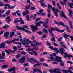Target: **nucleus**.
I'll use <instances>...</instances> for the list:
<instances>
[{
    "label": "nucleus",
    "instance_id": "f257e3e1",
    "mask_svg": "<svg viewBox=\"0 0 73 73\" xmlns=\"http://www.w3.org/2000/svg\"><path fill=\"white\" fill-rule=\"evenodd\" d=\"M59 50L60 51V52L61 53L62 55V56H63V54H64V56H63L64 57H65V58H66V57H73V56L71 55L70 54H68V53L67 52H64V51H65V49L61 48L60 49H59Z\"/></svg>",
    "mask_w": 73,
    "mask_h": 73
},
{
    "label": "nucleus",
    "instance_id": "f03ea898",
    "mask_svg": "<svg viewBox=\"0 0 73 73\" xmlns=\"http://www.w3.org/2000/svg\"><path fill=\"white\" fill-rule=\"evenodd\" d=\"M48 8H52V10L53 11L54 14L55 16L56 17H58V15H57V13H58V12H60V11L58 10L57 9H55L54 7H52V6L50 5L49 4L48 5Z\"/></svg>",
    "mask_w": 73,
    "mask_h": 73
},
{
    "label": "nucleus",
    "instance_id": "7ed1b4c3",
    "mask_svg": "<svg viewBox=\"0 0 73 73\" xmlns=\"http://www.w3.org/2000/svg\"><path fill=\"white\" fill-rule=\"evenodd\" d=\"M50 58L51 61H57L58 62H61V58L58 56H56L54 59L52 56L50 57Z\"/></svg>",
    "mask_w": 73,
    "mask_h": 73
},
{
    "label": "nucleus",
    "instance_id": "20e7f679",
    "mask_svg": "<svg viewBox=\"0 0 73 73\" xmlns=\"http://www.w3.org/2000/svg\"><path fill=\"white\" fill-rule=\"evenodd\" d=\"M17 28L19 30H22L24 31H25L26 32H27L29 33H31V32L30 31H28V30L27 29H24V28H23L22 27H19L18 26H17Z\"/></svg>",
    "mask_w": 73,
    "mask_h": 73
},
{
    "label": "nucleus",
    "instance_id": "39448f33",
    "mask_svg": "<svg viewBox=\"0 0 73 73\" xmlns=\"http://www.w3.org/2000/svg\"><path fill=\"white\" fill-rule=\"evenodd\" d=\"M26 58H27V57L26 56H23L19 60V62L21 64L25 63Z\"/></svg>",
    "mask_w": 73,
    "mask_h": 73
},
{
    "label": "nucleus",
    "instance_id": "423d86ee",
    "mask_svg": "<svg viewBox=\"0 0 73 73\" xmlns=\"http://www.w3.org/2000/svg\"><path fill=\"white\" fill-rule=\"evenodd\" d=\"M37 26L38 27H41V25H40L39 22L36 23V25H35V26H31V28L32 29H35L36 31H37Z\"/></svg>",
    "mask_w": 73,
    "mask_h": 73
},
{
    "label": "nucleus",
    "instance_id": "0eeeda50",
    "mask_svg": "<svg viewBox=\"0 0 73 73\" xmlns=\"http://www.w3.org/2000/svg\"><path fill=\"white\" fill-rule=\"evenodd\" d=\"M27 60L29 61L30 62H31V63H32V64H33L34 62H36V63L38 62V61H37L36 60L34 59L33 58H31V59L28 58L27 59Z\"/></svg>",
    "mask_w": 73,
    "mask_h": 73
},
{
    "label": "nucleus",
    "instance_id": "6e6552de",
    "mask_svg": "<svg viewBox=\"0 0 73 73\" xmlns=\"http://www.w3.org/2000/svg\"><path fill=\"white\" fill-rule=\"evenodd\" d=\"M15 69H16L15 67L11 68L8 69V71L9 73L12 72V71H13V72H16Z\"/></svg>",
    "mask_w": 73,
    "mask_h": 73
},
{
    "label": "nucleus",
    "instance_id": "1a4fd4ad",
    "mask_svg": "<svg viewBox=\"0 0 73 73\" xmlns=\"http://www.w3.org/2000/svg\"><path fill=\"white\" fill-rule=\"evenodd\" d=\"M39 23L40 24H44L43 25V26L44 27H45V28H48V26L46 25V23H45L43 21H40L39 22Z\"/></svg>",
    "mask_w": 73,
    "mask_h": 73
},
{
    "label": "nucleus",
    "instance_id": "9d476101",
    "mask_svg": "<svg viewBox=\"0 0 73 73\" xmlns=\"http://www.w3.org/2000/svg\"><path fill=\"white\" fill-rule=\"evenodd\" d=\"M5 42H3L1 44L0 48H5Z\"/></svg>",
    "mask_w": 73,
    "mask_h": 73
},
{
    "label": "nucleus",
    "instance_id": "9b49d317",
    "mask_svg": "<svg viewBox=\"0 0 73 73\" xmlns=\"http://www.w3.org/2000/svg\"><path fill=\"white\" fill-rule=\"evenodd\" d=\"M57 24H58V25H62L63 27H65V24L63 22H57Z\"/></svg>",
    "mask_w": 73,
    "mask_h": 73
},
{
    "label": "nucleus",
    "instance_id": "f8f14e48",
    "mask_svg": "<svg viewBox=\"0 0 73 73\" xmlns=\"http://www.w3.org/2000/svg\"><path fill=\"white\" fill-rule=\"evenodd\" d=\"M64 35H63V36L64 37L66 40H68V38L67 37H70L69 35L66 34L65 33H64Z\"/></svg>",
    "mask_w": 73,
    "mask_h": 73
},
{
    "label": "nucleus",
    "instance_id": "ddd939ff",
    "mask_svg": "<svg viewBox=\"0 0 73 73\" xmlns=\"http://www.w3.org/2000/svg\"><path fill=\"white\" fill-rule=\"evenodd\" d=\"M15 41H16V38H14L13 40L11 41H8L6 42V43L7 44H10V43H12V42H15Z\"/></svg>",
    "mask_w": 73,
    "mask_h": 73
},
{
    "label": "nucleus",
    "instance_id": "4468645a",
    "mask_svg": "<svg viewBox=\"0 0 73 73\" xmlns=\"http://www.w3.org/2000/svg\"><path fill=\"white\" fill-rule=\"evenodd\" d=\"M55 30H56V31H58V32H61V33H62V32H64L65 31V30H63L62 31L60 30L56 27L55 28Z\"/></svg>",
    "mask_w": 73,
    "mask_h": 73
},
{
    "label": "nucleus",
    "instance_id": "2eb2a0df",
    "mask_svg": "<svg viewBox=\"0 0 73 73\" xmlns=\"http://www.w3.org/2000/svg\"><path fill=\"white\" fill-rule=\"evenodd\" d=\"M6 20L7 23H10L11 21L10 16L7 17H6Z\"/></svg>",
    "mask_w": 73,
    "mask_h": 73
},
{
    "label": "nucleus",
    "instance_id": "dca6fc26",
    "mask_svg": "<svg viewBox=\"0 0 73 73\" xmlns=\"http://www.w3.org/2000/svg\"><path fill=\"white\" fill-rule=\"evenodd\" d=\"M5 52L7 53V54H9L11 53V50L9 49L7 50V49H5Z\"/></svg>",
    "mask_w": 73,
    "mask_h": 73
},
{
    "label": "nucleus",
    "instance_id": "f3484780",
    "mask_svg": "<svg viewBox=\"0 0 73 73\" xmlns=\"http://www.w3.org/2000/svg\"><path fill=\"white\" fill-rule=\"evenodd\" d=\"M4 6H5V7H4L5 9H7V8H8V7H7V6L8 7V9H9V7L10 6V5H8V4H6L4 5Z\"/></svg>",
    "mask_w": 73,
    "mask_h": 73
},
{
    "label": "nucleus",
    "instance_id": "a211bd4d",
    "mask_svg": "<svg viewBox=\"0 0 73 73\" xmlns=\"http://www.w3.org/2000/svg\"><path fill=\"white\" fill-rule=\"evenodd\" d=\"M9 35V32H6L4 34V37H7Z\"/></svg>",
    "mask_w": 73,
    "mask_h": 73
},
{
    "label": "nucleus",
    "instance_id": "6ab92c4d",
    "mask_svg": "<svg viewBox=\"0 0 73 73\" xmlns=\"http://www.w3.org/2000/svg\"><path fill=\"white\" fill-rule=\"evenodd\" d=\"M9 27V26L7 25H5L3 26V28H4V29H7V28H8Z\"/></svg>",
    "mask_w": 73,
    "mask_h": 73
},
{
    "label": "nucleus",
    "instance_id": "aec40b11",
    "mask_svg": "<svg viewBox=\"0 0 73 73\" xmlns=\"http://www.w3.org/2000/svg\"><path fill=\"white\" fill-rule=\"evenodd\" d=\"M62 16H63V17H64V18H65V19H66L67 18H66V16L65 15V14H64V11H63L62 10Z\"/></svg>",
    "mask_w": 73,
    "mask_h": 73
},
{
    "label": "nucleus",
    "instance_id": "412c9836",
    "mask_svg": "<svg viewBox=\"0 0 73 73\" xmlns=\"http://www.w3.org/2000/svg\"><path fill=\"white\" fill-rule=\"evenodd\" d=\"M53 50L56 51L57 53H59V50H58V49L56 48H53Z\"/></svg>",
    "mask_w": 73,
    "mask_h": 73
},
{
    "label": "nucleus",
    "instance_id": "4be33fe9",
    "mask_svg": "<svg viewBox=\"0 0 73 73\" xmlns=\"http://www.w3.org/2000/svg\"><path fill=\"white\" fill-rule=\"evenodd\" d=\"M41 6L42 7H48L47 5H45V3H42L41 5Z\"/></svg>",
    "mask_w": 73,
    "mask_h": 73
},
{
    "label": "nucleus",
    "instance_id": "5701e85b",
    "mask_svg": "<svg viewBox=\"0 0 73 73\" xmlns=\"http://www.w3.org/2000/svg\"><path fill=\"white\" fill-rule=\"evenodd\" d=\"M14 35H15V32H12L10 34V38H12V36H13Z\"/></svg>",
    "mask_w": 73,
    "mask_h": 73
},
{
    "label": "nucleus",
    "instance_id": "b1692460",
    "mask_svg": "<svg viewBox=\"0 0 73 73\" xmlns=\"http://www.w3.org/2000/svg\"><path fill=\"white\" fill-rule=\"evenodd\" d=\"M69 24L71 29H73V25H72V22L70 21H69Z\"/></svg>",
    "mask_w": 73,
    "mask_h": 73
},
{
    "label": "nucleus",
    "instance_id": "393cba45",
    "mask_svg": "<svg viewBox=\"0 0 73 73\" xmlns=\"http://www.w3.org/2000/svg\"><path fill=\"white\" fill-rule=\"evenodd\" d=\"M54 30H55L54 28L52 27H51V29L49 30V32H52V31H54Z\"/></svg>",
    "mask_w": 73,
    "mask_h": 73
},
{
    "label": "nucleus",
    "instance_id": "a878e982",
    "mask_svg": "<svg viewBox=\"0 0 73 73\" xmlns=\"http://www.w3.org/2000/svg\"><path fill=\"white\" fill-rule=\"evenodd\" d=\"M43 31L44 32H45V33H46L47 34V33H48V31H47V30L45 28H44L43 30Z\"/></svg>",
    "mask_w": 73,
    "mask_h": 73
},
{
    "label": "nucleus",
    "instance_id": "bb28decb",
    "mask_svg": "<svg viewBox=\"0 0 73 73\" xmlns=\"http://www.w3.org/2000/svg\"><path fill=\"white\" fill-rule=\"evenodd\" d=\"M30 44H32L33 43V41H30L29 39H27L26 40Z\"/></svg>",
    "mask_w": 73,
    "mask_h": 73
},
{
    "label": "nucleus",
    "instance_id": "cd10ccee",
    "mask_svg": "<svg viewBox=\"0 0 73 73\" xmlns=\"http://www.w3.org/2000/svg\"><path fill=\"white\" fill-rule=\"evenodd\" d=\"M22 28L24 29V28H26V29H29V28H28V26L26 25H23Z\"/></svg>",
    "mask_w": 73,
    "mask_h": 73
},
{
    "label": "nucleus",
    "instance_id": "c85d7f7f",
    "mask_svg": "<svg viewBox=\"0 0 73 73\" xmlns=\"http://www.w3.org/2000/svg\"><path fill=\"white\" fill-rule=\"evenodd\" d=\"M8 66L6 65H4L3 66H2V69H5V68H7Z\"/></svg>",
    "mask_w": 73,
    "mask_h": 73
},
{
    "label": "nucleus",
    "instance_id": "c756f323",
    "mask_svg": "<svg viewBox=\"0 0 73 73\" xmlns=\"http://www.w3.org/2000/svg\"><path fill=\"white\" fill-rule=\"evenodd\" d=\"M19 22H20V24H24V22L23 20L19 21Z\"/></svg>",
    "mask_w": 73,
    "mask_h": 73
},
{
    "label": "nucleus",
    "instance_id": "7c9ffc66",
    "mask_svg": "<svg viewBox=\"0 0 73 73\" xmlns=\"http://www.w3.org/2000/svg\"><path fill=\"white\" fill-rule=\"evenodd\" d=\"M61 62L60 63V65L61 66H64V62L62 61V60H61V61L60 62Z\"/></svg>",
    "mask_w": 73,
    "mask_h": 73
},
{
    "label": "nucleus",
    "instance_id": "2f4dec72",
    "mask_svg": "<svg viewBox=\"0 0 73 73\" xmlns=\"http://www.w3.org/2000/svg\"><path fill=\"white\" fill-rule=\"evenodd\" d=\"M56 5H57V6H58L59 9H61V7L60 6V5L59 4V3H57V4H56Z\"/></svg>",
    "mask_w": 73,
    "mask_h": 73
},
{
    "label": "nucleus",
    "instance_id": "473e14b6",
    "mask_svg": "<svg viewBox=\"0 0 73 73\" xmlns=\"http://www.w3.org/2000/svg\"><path fill=\"white\" fill-rule=\"evenodd\" d=\"M63 3L64 4V5H66V3H68V0H63Z\"/></svg>",
    "mask_w": 73,
    "mask_h": 73
},
{
    "label": "nucleus",
    "instance_id": "72a5a7b5",
    "mask_svg": "<svg viewBox=\"0 0 73 73\" xmlns=\"http://www.w3.org/2000/svg\"><path fill=\"white\" fill-rule=\"evenodd\" d=\"M34 49L35 50H38V47L37 46H36L35 48Z\"/></svg>",
    "mask_w": 73,
    "mask_h": 73
},
{
    "label": "nucleus",
    "instance_id": "f704fd0d",
    "mask_svg": "<svg viewBox=\"0 0 73 73\" xmlns=\"http://www.w3.org/2000/svg\"><path fill=\"white\" fill-rule=\"evenodd\" d=\"M61 46L63 47V48H64L65 49H67V47H66V45L64 44H63V45Z\"/></svg>",
    "mask_w": 73,
    "mask_h": 73
},
{
    "label": "nucleus",
    "instance_id": "c9c22d12",
    "mask_svg": "<svg viewBox=\"0 0 73 73\" xmlns=\"http://www.w3.org/2000/svg\"><path fill=\"white\" fill-rule=\"evenodd\" d=\"M67 62L68 64H73V62L70 60L67 61Z\"/></svg>",
    "mask_w": 73,
    "mask_h": 73
},
{
    "label": "nucleus",
    "instance_id": "e433bc0d",
    "mask_svg": "<svg viewBox=\"0 0 73 73\" xmlns=\"http://www.w3.org/2000/svg\"><path fill=\"white\" fill-rule=\"evenodd\" d=\"M15 6L11 7V5H10V6H9V9H13V8H15Z\"/></svg>",
    "mask_w": 73,
    "mask_h": 73
},
{
    "label": "nucleus",
    "instance_id": "4c0bfd02",
    "mask_svg": "<svg viewBox=\"0 0 73 73\" xmlns=\"http://www.w3.org/2000/svg\"><path fill=\"white\" fill-rule=\"evenodd\" d=\"M53 44L55 46H58V44H57L55 42H53Z\"/></svg>",
    "mask_w": 73,
    "mask_h": 73
},
{
    "label": "nucleus",
    "instance_id": "58836bf2",
    "mask_svg": "<svg viewBox=\"0 0 73 73\" xmlns=\"http://www.w3.org/2000/svg\"><path fill=\"white\" fill-rule=\"evenodd\" d=\"M4 4H3V2H0V6L1 7H4Z\"/></svg>",
    "mask_w": 73,
    "mask_h": 73
},
{
    "label": "nucleus",
    "instance_id": "ea45409f",
    "mask_svg": "<svg viewBox=\"0 0 73 73\" xmlns=\"http://www.w3.org/2000/svg\"><path fill=\"white\" fill-rule=\"evenodd\" d=\"M22 14L23 16H25L27 15V13L25 11H23L22 12Z\"/></svg>",
    "mask_w": 73,
    "mask_h": 73
},
{
    "label": "nucleus",
    "instance_id": "a19ab883",
    "mask_svg": "<svg viewBox=\"0 0 73 73\" xmlns=\"http://www.w3.org/2000/svg\"><path fill=\"white\" fill-rule=\"evenodd\" d=\"M17 47L15 46H13V49L14 50H15L16 51V50H17Z\"/></svg>",
    "mask_w": 73,
    "mask_h": 73
},
{
    "label": "nucleus",
    "instance_id": "79ce46f5",
    "mask_svg": "<svg viewBox=\"0 0 73 73\" xmlns=\"http://www.w3.org/2000/svg\"><path fill=\"white\" fill-rule=\"evenodd\" d=\"M29 8H30V6L29 5L26 6V9H29Z\"/></svg>",
    "mask_w": 73,
    "mask_h": 73
},
{
    "label": "nucleus",
    "instance_id": "37998d69",
    "mask_svg": "<svg viewBox=\"0 0 73 73\" xmlns=\"http://www.w3.org/2000/svg\"><path fill=\"white\" fill-rule=\"evenodd\" d=\"M10 12H11V11H7L5 13L6 15H8L10 13Z\"/></svg>",
    "mask_w": 73,
    "mask_h": 73
},
{
    "label": "nucleus",
    "instance_id": "c03bdc74",
    "mask_svg": "<svg viewBox=\"0 0 73 73\" xmlns=\"http://www.w3.org/2000/svg\"><path fill=\"white\" fill-rule=\"evenodd\" d=\"M21 54L23 55H25V54H27V52H21Z\"/></svg>",
    "mask_w": 73,
    "mask_h": 73
},
{
    "label": "nucleus",
    "instance_id": "a18cd8bd",
    "mask_svg": "<svg viewBox=\"0 0 73 73\" xmlns=\"http://www.w3.org/2000/svg\"><path fill=\"white\" fill-rule=\"evenodd\" d=\"M26 19L28 21L30 20L29 19V15H27L26 17Z\"/></svg>",
    "mask_w": 73,
    "mask_h": 73
},
{
    "label": "nucleus",
    "instance_id": "49530a36",
    "mask_svg": "<svg viewBox=\"0 0 73 73\" xmlns=\"http://www.w3.org/2000/svg\"><path fill=\"white\" fill-rule=\"evenodd\" d=\"M33 52L34 53L35 56H37V52H36V51H33Z\"/></svg>",
    "mask_w": 73,
    "mask_h": 73
},
{
    "label": "nucleus",
    "instance_id": "de8ad7c7",
    "mask_svg": "<svg viewBox=\"0 0 73 73\" xmlns=\"http://www.w3.org/2000/svg\"><path fill=\"white\" fill-rule=\"evenodd\" d=\"M2 56L3 57H5V52H4L3 51L2 52Z\"/></svg>",
    "mask_w": 73,
    "mask_h": 73
},
{
    "label": "nucleus",
    "instance_id": "09e8293b",
    "mask_svg": "<svg viewBox=\"0 0 73 73\" xmlns=\"http://www.w3.org/2000/svg\"><path fill=\"white\" fill-rule=\"evenodd\" d=\"M36 9V8H35V7H31V8H30V10H31V11L32 10H35V9Z\"/></svg>",
    "mask_w": 73,
    "mask_h": 73
},
{
    "label": "nucleus",
    "instance_id": "8fccbe9b",
    "mask_svg": "<svg viewBox=\"0 0 73 73\" xmlns=\"http://www.w3.org/2000/svg\"><path fill=\"white\" fill-rule=\"evenodd\" d=\"M46 43H47V44L48 45V46L51 45V44H50V43L48 42H46Z\"/></svg>",
    "mask_w": 73,
    "mask_h": 73
},
{
    "label": "nucleus",
    "instance_id": "3c124183",
    "mask_svg": "<svg viewBox=\"0 0 73 73\" xmlns=\"http://www.w3.org/2000/svg\"><path fill=\"white\" fill-rule=\"evenodd\" d=\"M52 2L53 5L55 6V5H56V2H55V1H52Z\"/></svg>",
    "mask_w": 73,
    "mask_h": 73
},
{
    "label": "nucleus",
    "instance_id": "603ef678",
    "mask_svg": "<svg viewBox=\"0 0 73 73\" xmlns=\"http://www.w3.org/2000/svg\"><path fill=\"white\" fill-rule=\"evenodd\" d=\"M45 20L46 21V24H48V19L46 18V19H45Z\"/></svg>",
    "mask_w": 73,
    "mask_h": 73
},
{
    "label": "nucleus",
    "instance_id": "864d4df0",
    "mask_svg": "<svg viewBox=\"0 0 73 73\" xmlns=\"http://www.w3.org/2000/svg\"><path fill=\"white\" fill-rule=\"evenodd\" d=\"M43 66H48V64H46V63H43L42 64Z\"/></svg>",
    "mask_w": 73,
    "mask_h": 73
},
{
    "label": "nucleus",
    "instance_id": "5fc2aeb1",
    "mask_svg": "<svg viewBox=\"0 0 73 73\" xmlns=\"http://www.w3.org/2000/svg\"><path fill=\"white\" fill-rule=\"evenodd\" d=\"M41 43L40 42H37L36 43V46H37V45H41Z\"/></svg>",
    "mask_w": 73,
    "mask_h": 73
},
{
    "label": "nucleus",
    "instance_id": "6e6d98bb",
    "mask_svg": "<svg viewBox=\"0 0 73 73\" xmlns=\"http://www.w3.org/2000/svg\"><path fill=\"white\" fill-rule=\"evenodd\" d=\"M50 34L51 35V36H52L53 38H54V36L53 35V33L52 32H50Z\"/></svg>",
    "mask_w": 73,
    "mask_h": 73
},
{
    "label": "nucleus",
    "instance_id": "4d7b16f0",
    "mask_svg": "<svg viewBox=\"0 0 73 73\" xmlns=\"http://www.w3.org/2000/svg\"><path fill=\"white\" fill-rule=\"evenodd\" d=\"M68 11H69V13H73L72 10H71L69 9L68 10Z\"/></svg>",
    "mask_w": 73,
    "mask_h": 73
},
{
    "label": "nucleus",
    "instance_id": "13d9d810",
    "mask_svg": "<svg viewBox=\"0 0 73 73\" xmlns=\"http://www.w3.org/2000/svg\"><path fill=\"white\" fill-rule=\"evenodd\" d=\"M31 46H35V47L36 46V43L35 44H32L31 45Z\"/></svg>",
    "mask_w": 73,
    "mask_h": 73
},
{
    "label": "nucleus",
    "instance_id": "bf43d9fd",
    "mask_svg": "<svg viewBox=\"0 0 73 73\" xmlns=\"http://www.w3.org/2000/svg\"><path fill=\"white\" fill-rule=\"evenodd\" d=\"M62 39V37H60L58 39V41H61Z\"/></svg>",
    "mask_w": 73,
    "mask_h": 73
},
{
    "label": "nucleus",
    "instance_id": "052dcab7",
    "mask_svg": "<svg viewBox=\"0 0 73 73\" xmlns=\"http://www.w3.org/2000/svg\"><path fill=\"white\" fill-rule=\"evenodd\" d=\"M16 57L17 58H19V57H21V56L20 54H18L16 55Z\"/></svg>",
    "mask_w": 73,
    "mask_h": 73
},
{
    "label": "nucleus",
    "instance_id": "680f3d73",
    "mask_svg": "<svg viewBox=\"0 0 73 73\" xmlns=\"http://www.w3.org/2000/svg\"><path fill=\"white\" fill-rule=\"evenodd\" d=\"M46 37V35L44 34L43 37H42V38H44Z\"/></svg>",
    "mask_w": 73,
    "mask_h": 73
},
{
    "label": "nucleus",
    "instance_id": "e2e57ef3",
    "mask_svg": "<svg viewBox=\"0 0 73 73\" xmlns=\"http://www.w3.org/2000/svg\"><path fill=\"white\" fill-rule=\"evenodd\" d=\"M22 44L21 43L20 44H19L20 46H17V47H18V48H21V44Z\"/></svg>",
    "mask_w": 73,
    "mask_h": 73
},
{
    "label": "nucleus",
    "instance_id": "0e129e2a",
    "mask_svg": "<svg viewBox=\"0 0 73 73\" xmlns=\"http://www.w3.org/2000/svg\"><path fill=\"white\" fill-rule=\"evenodd\" d=\"M29 64L27 63L26 64H23V65L24 66H27Z\"/></svg>",
    "mask_w": 73,
    "mask_h": 73
},
{
    "label": "nucleus",
    "instance_id": "69168bd1",
    "mask_svg": "<svg viewBox=\"0 0 73 73\" xmlns=\"http://www.w3.org/2000/svg\"><path fill=\"white\" fill-rule=\"evenodd\" d=\"M46 15V13H42L41 14V16H45V15Z\"/></svg>",
    "mask_w": 73,
    "mask_h": 73
},
{
    "label": "nucleus",
    "instance_id": "338daca9",
    "mask_svg": "<svg viewBox=\"0 0 73 73\" xmlns=\"http://www.w3.org/2000/svg\"><path fill=\"white\" fill-rule=\"evenodd\" d=\"M21 43L20 42H15L14 44H17V45L20 44H21Z\"/></svg>",
    "mask_w": 73,
    "mask_h": 73
},
{
    "label": "nucleus",
    "instance_id": "774afa93",
    "mask_svg": "<svg viewBox=\"0 0 73 73\" xmlns=\"http://www.w3.org/2000/svg\"><path fill=\"white\" fill-rule=\"evenodd\" d=\"M40 61H41V62L44 61V59H43V58H40Z\"/></svg>",
    "mask_w": 73,
    "mask_h": 73
}]
</instances>
